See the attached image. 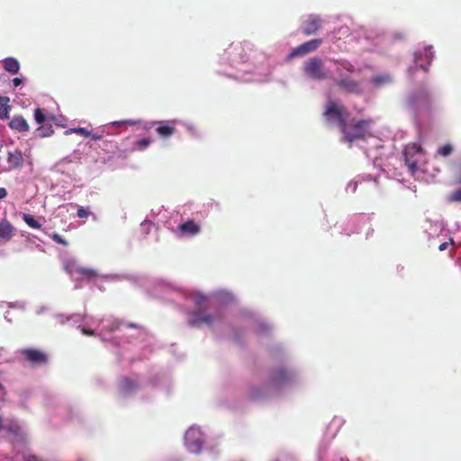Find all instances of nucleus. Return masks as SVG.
Wrapping results in <instances>:
<instances>
[{"label":"nucleus","mask_w":461,"mask_h":461,"mask_svg":"<svg viewBox=\"0 0 461 461\" xmlns=\"http://www.w3.org/2000/svg\"><path fill=\"white\" fill-rule=\"evenodd\" d=\"M374 123V120L367 119H356L353 118L350 122H346L340 129L343 135V141L351 144L357 140H366L369 135V129Z\"/></svg>","instance_id":"nucleus-1"},{"label":"nucleus","mask_w":461,"mask_h":461,"mask_svg":"<svg viewBox=\"0 0 461 461\" xmlns=\"http://www.w3.org/2000/svg\"><path fill=\"white\" fill-rule=\"evenodd\" d=\"M322 25V20L319 15L310 14L302 24V32L304 35L315 34Z\"/></svg>","instance_id":"nucleus-8"},{"label":"nucleus","mask_w":461,"mask_h":461,"mask_svg":"<svg viewBox=\"0 0 461 461\" xmlns=\"http://www.w3.org/2000/svg\"><path fill=\"white\" fill-rule=\"evenodd\" d=\"M50 237L58 244H61L63 246H68V241L63 237H61L59 234L52 233Z\"/></svg>","instance_id":"nucleus-31"},{"label":"nucleus","mask_w":461,"mask_h":461,"mask_svg":"<svg viewBox=\"0 0 461 461\" xmlns=\"http://www.w3.org/2000/svg\"><path fill=\"white\" fill-rule=\"evenodd\" d=\"M337 86L348 94L362 95L363 88L360 82L350 77H340L336 81Z\"/></svg>","instance_id":"nucleus-7"},{"label":"nucleus","mask_w":461,"mask_h":461,"mask_svg":"<svg viewBox=\"0 0 461 461\" xmlns=\"http://www.w3.org/2000/svg\"><path fill=\"white\" fill-rule=\"evenodd\" d=\"M249 398L253 401H258V400H260L261 398H263L264 396V391L262 388L260 387H255V388H252L250 391H249Z\"/></svg>","instance_id":"nucleus-25"},{"label":"nucleus","mask_w":461,"mask_h":461,"mask_svg":"<svg viewBox=\"0 0 461 461\" xmlns=\"http://www.w3.org/2000/svg\"><path fill=\"white\" fill-rule=\"evenodd\" d=\"M204 302H205V300H204V299H201V300H200V302H199V303L202 305Z\"/></svg>","instance_id":"nucleus-44"},{"label":"nucleus","mask_w":461,"mask_h":461,"mask_svg":"<svg viewBox=\"0 0 461 461\" xmlns=\"http://www.w3.org/2000/svg\"><path fill=\"white\" fill-rule=\"evenodd\" d=\"M23 220L32 229L39 230L41 228V224L31 214L23 213Z\"/></svg>","instance_id":"nucleus-20"},{"label":"nucleus","mask_w":461,"mask_h":461,"mask_svg":"<svg viewBox=\"0 0 461 461\" xmlns=\"http://www.w3.org/2000/svg\"><path fill=\"white\" fill-rule=\"evenodd\" d=\"M447 245H448L447 242H443L442 244L439 245L438 249L443 251V250L447 249Z\"/></svg>","instance_id":"nucleus-39"},{"label":"nucleus","mask_w":461,"mask_h":461,"mask_svg":"<svg viewBox=\"0 0 461 461\" xmlns=\"http://www.w3.org/2000/svg\"><path fill=\"white\" fill-rule=\"evenodd\" d=\"M213 321L214 318L211 314H206L199 309L190 315L188 323L192 327L211 326Z\"/></svg>","instance_id":"nucleus-10"},{"label":"nucleus","mask_w":461,"mask_h":461,"mask_svg":"<svg viewBox=\"0 0 461 461\" xmlns=\"http://www.w3.org/2000/svg\"><path fill=\"white\" fill-rule=\"evenodd\" d=\"M6 162L7 167L3 168L1 172H10L21 169L24 164V158L22 150L15 149L14 150L7 151Z\"/></svg>","instance_id":"nucleus-5"},{"label":"nucleus","mask_w":461,"mask_h":461,"mask_svg":"<svg viewBox=\"0 0 461 461\" xmlns=\"http://www.w3.org/2000/svg\"><path fill=\"white\" fill-rule=\"evenodd\" d=\"M0 389H3L4 390V387L2 385V384L0 383Z\"/></svg>","instance_id":"nucleus-45"},{"label":"nucleus","mask_w":461,"mask_h":461,"mask_svg":"<svg viewBox=\"0 0 461 461\" xmlns=\"http://www.w3.org/2000/svg\"><path fill=\"white\" fill-rule=\"evenodd\" d=\"M77 273H79L80 275H82L83 276H85L88 279H91V278L96 276L95 271L91 268L81 267V268L77 269Z\"/></svg>","instance_id":"nucleus-27"},{"label":"nucleus","mask_w":461,"mask_h":461,"mask_svg":"<svg viewBox=\"0 0 461 461\" xmlns=\"http://www.w3.org/2000/svg\"><path fill=\"white\" fill-rule=\"evenodd\" d=\"M291 375L284 368H279L276 370L273 376H272V382L276 384H281L290 379Z\"/></svg>","instance_id":"nucleus-16"},{"label":"nucleus","mask_w":461,"mask_h":461,"mask_svg":"<svg viewBox=\"0 0 461 461\" xmlns=\"http://www.w3.org/2000/svg\"><path fill=\"white\" fill-rule=\"evenodd\" d=\"M138 388L137 383L130 378H124L122 382L121 389L123 393H131Z\"/></svg>","instance_id":"nucleus-18"},{"label":"nucleus","mask_w":461,"mask_h":461,"mask_svg":"<svg viewBox=\"0 0 461 461\" xmlns=\"http://www.w3.org/2000/svg\"><path fill=\"white\" fill-rule=\"evenodd\" d=\"M21 355L32 366H42L48 363V355L38 348H27L21 350Z\"/></svg>","instance_id":"nucleus-4"},{"label":"nucleus","mask_w":461,"mask_h":461,"mask_svg":"<svg viewBox=\"0 0 461 461\" xmlns=\"http://www.w3.org/2000/svg\"><path fill=\"white\" fill-rule=\"evenodd\" d=\"M323 42L322 39H312L308 41L292 50L288 58L293 59L298 56H304L310 52L316 50Z\"/></svg>","instance_id":"nucleus-6"},{"label":"nucleus","mask_w":461,"mask_h":461,"mask_svg":"<svg viewBox=\"0 0 461 461\" xmlns=\"http://www.w3.org/2000/svg\"><path fill=\"white\" fill-rule=\"evenodd\" d=\"M405 164L411 169L412 173H414L418 169V160L413 158V156L403 154Z\"/></svg>","instance_id":"nucleus-23"},{"label":"nucleus","mask_w":461,"mask_h":461,"mask_svg":"<svg viewBox=\"0 0 461 461\" xmlns=\"http://www.w3.org/2000/svg\"><path fill=\"white\" fill-rule=\"evenodd\" d=\"M421 152H422V148L416 143L408 145L404 151V153H406L407 155H411V156H414V155L421 153Z\"/></svg>","instance_id":"nucleus-24"},{"label":"nucleus","mask_w":461,"mask_h":461,"mask_svg":"<svg viewBox=\"0 0 461 461\" xmlns=\"http://www.w3.org/2000/svg\"><path fill=\"white\" fill-rule=\"evenodd\" d=\"M452 202H461V188L454 191L449 197Z\"/></svg>","instance_id":"nucleus-32"},{"label":"nucleus","mask_w":461,"mask_h":461,"mask_svg":"<svg viewBox=\"0 0 461 461\" xmlns=\"http://www.w3.org/2000/svg\"><path fill=\"white\" fill-rule=\"evenodd\" d=\"M373 85L376 86H380L384 84H388L391 82V77L389 75H378L372 78Z\"/></svg>","instance_id":"nucleus-21"},{"label":"nucleus","mask_w":461,"mask_h":461,"mask_svg":"<svg viewBox=\"0 0 461 461\" xmlns=\"http://www.w3.org/2000/svg\"><path fill=\"white\" fill-rule=\"evenodd\" d=\"M5 101V102H8L9 101V98L8 97H2L0 96V105H2L0 107V119H8L9 118V112L11 110V107L10 105H3L2 102Z\"/></svg>","instance_id":"nucleus-22"},{"label":"nucleus","mask_w":461,"mask_h":461,"mask_svg":"<svg viewBox=\"0 0 461 461\" xmlns=\"http://www.w3.org/2000/svg\"><path fill=\"white\" fill-rule=\"evenodd\" d=\"M410 102H411V104H414V103L416 102V100H415V98H414V97H411V98H410Z\"/></svg>","instance_id":"nucleus-42"},{"label":"nucleus","mask_w":461,"mask_h":461,"mask_svg":"<svg viewBox=\"0 0 461 461\" xmlns=\"http://www.w3.org/2000/svg\"><path fill=\"white\" fill-rule=\"evenodd\" d=\"M34 119H35L36 122L39 124H41L45 122L46 114H45L43 109L36 108L34 110Z\"/></svg>","instance_id":"nucleus-26"},{"label":"nucleus","mask_w":461,"mask_h":461,"mask_svg":"<svg viewBox=\"0 0 461 461\" xmlns=\"http://www.w3.org/2000/svg\"><path fill=\"white\" fill-rule=\"evenodd\" d=\"M453 151V148L450 144H446L440 149H438V153L443 157H447L450 155Z\"/></svg>","instance_id":"nucleus-30"},{"label":"nucleus","mask_w":461,"mask_h":461,"mask_svg":"<svg viewBox=\"0 0 461 461\" xmlns=\"http://www.w3.org/2000/svg\"><path fill=\"white\" fill-rule=\"evenodd\" d=\"M14 236V227L7 220L0 221V239L4 240H10Z\"/></svg>","instance_id":"nucleus-13"},{"label":"nucleus","mask_w":461,"mask_h":461,"mask_svg":"<svg viewBox=\"0 0 461 461\" xmlns=\"http://www.w3.org/2000/svg\"><path fill=\"white\" fill-rule=\"evenodd\" d=\"M323 116L329 124L337 122L339 130L347 122L348 113L345 106L338 104L334 101H329L326 104Z\"/></svg>","instance_id":"nucleus-2"},{"label":"nucleus","mask_w":461,"mask_h":461,"mask_svg":"<svg viewBox=\"0 0 461 461\" xmlns=\"http://www.w3.org/2000/svg\"><path fill=\"white\" fill-rule=\"evenodd\" d=\"M70 132H75V133L83 135L85 137H88L91 135V131H89L87 129L83 128V127L73 128V129H69V130L66 131V133H70Z\"/></svg>","instance_id":"nucleus-28"},{"label":"nucleus","mask_w":461,"mask_h":461,"mask_svg":"<svg viewBox=\"0 0 461 461\" xmlns=\"http://www.w3.org/2000/svg\"><path fill=\"white\" fill-rule=\"evenodd\" d=\"M89 137H91L95 140H100L103 136L101 134H98V133H92L91 132V135Z\"/></svg>","instance_id":"nucleus-37"},{"label":"nucleus","mask_w":461,"mask_h":461,"mask_svg":"<svg viewBox=\"0 0 461 461\" xmlns=\"http://www.w3.org/2000/svg\"><path fill=\"white\" fill-rule=\"evenodd\" d=\"M192 450L194 452H199L201 449V441L199 439L195 440L193 444Z\"/></svg>","instance_id":"nucleus-34"},{"label":"nucleus","mask_w":461,"mask_h":461,"mask_svg":"<svg viewBox=\"0 0 461 461\" xmlns=\"http://www.w3.org/2000/svg\"><path fill=\"white\" fill-rule=\"evenodd\" d=\"M334 62L339 66V68H337V73L340 76H341L340 68H343L349 73H353L356 70L355 66L352 63H350L348 60L340 59V60H334Z\"/></svg>","instance_id":"nucleus-17"},{"label":"nucleus","mask_w":461,"mask_h":461,"mask_svg":"<svg viewBox=\"0 0 461 461\" xmlns=\"http://www.w3.org/2000/svg\"><path fill=\"white\" fill-rule=\"evenodd\" d=\"M23 80L19 77H14L13 79V85L14 87H17L18 86H20L22 84Z\"/></svg>","instance_id":"nucleus-36"},{"label":"nucleus","mask_w":461,"mask_h":461,"mask_svg":"<svg viewBox=\"0 0 461 461\" xmlns=\"http://www.w3.org/2000/svg\"><path fill=\"white\" fill-rule=\"evenodd\" d=\"M82 332H83V334H85V335H88V336H92V335H94V330H86V329H85V328H84V329H82Z\"/></svg>","instance_id":"nucleus-38"},{"label":"nucleus","mask_w":461,"mask_h":461,"mask_svg":"<svg viewBox=\"0 0 461 461\" xmlns=\"http://www.w3.org/2000/svg\"><path fill=\"white\" fill-rule=\"evenodd\" d=\"M303 71L308 77L318 81L330 77L329 70L325 68L323 60L320 58L308 59L304 63Z\"/></svg>","instance_id":"nucleus-3"},{"label":"nucleus","mask_w":461,"mask_h":461,"mask_svg":"<svg viewBox=\"0 0 461 461\" xmlns=\"http://www.w3.org/2000/svg\"><path fill=\"white\" fill-rule=\"evenodd\" d=\"M7 195V191L4 187H0V200H3Z\"/></svg>","instance_id":"nucleus-35"},{"label":"nucleus","mask_w":461,"mask_h":461,"mask_svg":"<svg viewBox=\"0 0 461 461\" xmlns=\"http://www.w3.org/2000/svg\"><path fill=\"white\" fill-rule=\"evenodd\" d=\"M416 66L420 68L428 71L434 54L431 47H426L421 50H417L414 54Z\"/></svg>","instance_id":"nucleus-9"},{"label":"nucleus","mask_w":461,"mask_h":461,"mask_svg":"<svg viewBox=\"0 0 461 461\" xmlns=\"http://www.w3.org/2000/svg\"><path fill=\"white\" fill-rule=\"evenodd\" d=\"M8 126L17 132H28L30 130L29 123L22 115H14L9 122Z\"/></svg>","instance_id":"nucleus-12"},{"label":"nucleus","mask_w":461,"mask_h":461,"mask_svg":"<svg viewBox=\"0 0 461 461\" xmlns=\"http://www.w3.org/2000/svg\"><path fill=\"white\" fill-rule=\"evenodd\" d=\"M54 131L51 125H41L35 130V136L39 138L50 137L53 134Z\"/></svg>","instance_id":"nucleus-19"},{"label":"nucleus","mask_w":461,"mask_h":461,"mask_svg":"<svg viewBox=\"0 0 461 461\" xmlns=\"http://www.w3.org/2000/svg\"><path fill=\"white\" fill-rule=\"evenodd\" d=\"M150 142H151V140L149 139L143 138V139L139 140L136 142L135 146L138 149L143 150L150 144Z\"/></svg>","instance_id":"nucleus-29"},{"label":"nucleus","mask_w":461,"mask_h":461,"mask_svg":"<svg viewBox=\"0 0 461 461\" xmlns=\"http://www.w3.org/2000/svg\"><path fill=\"white\" fill-rule=\"evenodd\" d=\"M156 132L162 138H168L176 132V128L168 123L158 122Z\"/></svg>","instance_id":"nucleus-14"},{"label":"nucleus","mask_w":461,"mask_h":461,"mask_svg":"<svg viewBox=\"0 0 461 461\" xmlns=\"http://www.w3.org/2000/svg\"><path fill=\"white\" fill-rule=\"evenodd\" d=\"M77 215L79 218H86L89 215V211L84 207H80L77 209Z\"/></svg>","instance_id":"nucleus-33"},{"label":"nucleus","mask_w":461,"mask_h":461,"mask_svg":"<svg viewBox=\"0 0 461 461\" xmlns=\"http://www.w3.org/2000/svg\"><path fill=\"white\" fill-rule=\"evenodd\" d=\"M4 68L11 73L17 74L20 70V64L14 58H6L3 60Z\"/></svg>","instance_id":"nucleus-15"},{"label":"nucleus","mask_w":461,"mask_h":461,"mask_svg":"<svg viewBox=\"0 0 461 461\" xmlns=\"http://www.w3.org/2000/svg\"><path fill=\"white\" fill-rule=\"evenodd\" d=\"M182 236L193 237L200 233L201 227L194 220H188L178 226Z\"/></svg>","instance_id":"nucleus-11"},{"label":"nucleus","mask_w":461,"mask_h":461,"mask_svg":"<svg viewBox=\"0 0 461 461\" xmlns=\"http://www.w3.org/2000/svg\"><path fill=\"white\" fill-rule=\"evenodd\" d=\"M194 430H189V431H187L186 436H185L186 440H188V438H189L192 434H194Z\"/></svg>","instance_id":"nucleus-41"},{"label":"nucleus","mask_w":461,"mask_h":461,"mask_svg":"<svg viewBox=\"0 0 461 461\" xmlns=\"http://www.w3.org/2000/svg\"><path fill=\"white\" fill-rule=\"evenodd\" d=\"M26 461H41L40 459H38L36 456H28L26 458Z\"/></svg>","instance_id":"nucleus-40"},{"label":"nucleus","mask_w":461,"mask_h":461,"mask_svg":"<svg viewBox=\"0 0 461 461\" xmlns=\"http://www.w3.org/2000/svg\"><path fill=\"white\" fill-rule=\"evenodd\" d=\"M2 428H3L2 418L0 417V430L2 429Z\"/></svg>","instance_id":"nucleus-43"}]
</instances>
